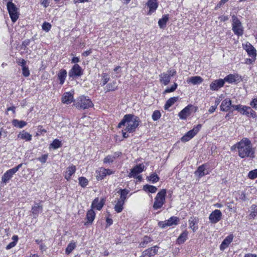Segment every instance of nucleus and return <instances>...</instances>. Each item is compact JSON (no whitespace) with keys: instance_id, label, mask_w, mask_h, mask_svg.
<instances>
[{"instance_id":"nucleus-1","label":"nucleus","mask_w":257,"mask_h":257,"mask_svg":"<svg viewBox=\"0 0 257 257\" xmlns=\"http://www.w3.org/2000/svg\"><path fill=\"white\" fill-rule=\"evenodd\" d=\"M140 122V119L138 116L132 114H127L124 115L123 118L118 124L117 127L121 128L122 126H125L124 131L132 133L136 131Z\"/></svg>"},{"instance_id":"nucleus-2","label":"nucleus","mask_w":257,"mask_h":257,"mask_svg":"<svg viewBox=\"0 0 257 257\" xmlns=\"http://www.w3.org/2000/svg\"><path fill=\"white\" fill-rule=\"evenodd\" d=\"M238 156L241 158L249 157L254 158V150L252 148L250 141L246 138H243L238 142Z\"/></svg>"},{"instance_id":"nucleus-3","label":"nucleus","mask_w":257,"mask_h":257,"mask_svg":"<svg viewBox=\"0 0 257 257\" xmlns=\"http://www.w3.org/2000/svg\"><path fill=\"white\" fill-rule=\"evenodd\" d=\"M73 105L77 109H85L92 107L93 104L88 96L82 95L74 101Z\"/></svg>"},{"instance_id":"nucleus-4","label":"nucleus","mask_w":257,"mask_h":257,"mask_svg":"<svg viewBox=\"0 0 257 257\" xmlns=\"http://www.w3.org/2000/svg\"><path fill=\"white\" fill-rule=\"evenodd\" d=\"M232 31L235 35L238 36L243 35V29L242 24L237 16L234 15L232 16Z\"/></svg>"},{"instance_id":"nucleus-5","label":"nucleus","mask_w":257,"mask_h":257,"mask_svg":"<svg viewBox=\"0 0 257 257\" xmlns=\"http://www.w3.org/2000/svg\"><path fill=\"white\" fill-rule=\"evenodd\" d=\"M7 7L12 21L15 23L19 17V9L12 2H7Z\"/></svg>"},{"instance_id":"nucleus-6","label":"nucleus","mask_w":257,"mask_h":257,"mask_svg":"<svg viewBox=\"0 0 257 257\" xmlns=\"http://www.w3.org/2000/svg\"><path fill=\"white\" fill-rule=\"evenodd\" d=\"M166 195V189H162L157 193L153 204V208L157 210L162 207L165 202Z\"/></svg>"},{"instance_id":"nucleus-7","label":"nucleus","mask_w":257,"mask_h":257,"mask_svg":"<svg viewBox=\"0 0 257 257\" xmlns=\"http://www.w3.org/2000/svg\"><path fill=\"white\" fill-rule=\"evenodd\" d=\"M197 109L196 107L191 104H189L183 109L179 113V116L182 119H185L191 114L192 111L195 112Z\"/></svg>"},{"instance_id":"nucleus-8","label":"nucleus","mask_w":257,"mask_h":257,"mask_svg":"<svg viewBox=\"0 0 257 257\" xmlns=\"http://www.w3.org/2000/svg\"><path fill=\"white\" fill-rule=\"evenodd\" d=\"M179 221V219L177 217L172 216L167 220L159 222L158 225L162 228H165L168 226L178 224Z\"/></svg>"},{"instance_id":"nucleus-9","label":"nucleus","mask_w":257,"mask_h":257,"mask_svg":"<svg viewBox=\"0 0 257 257\" xmlns=\"http://www.w3.org/2000/svg\"><path fill=\"white\" fill-rule=\"evenodd\" d=\"M222 216V214L220 210L216 209L210 213L209 216V219L211 223L215 224L221 219Z\"/></svg>"},{"instance_id":"nucleus-10","label":"nucleus","mask_w":257,"mask_h":257,"mask_svg":"<svg viewBox=\"0 0 257 257\" xmlns=\"http://www.w3.org/2000/svg\"><path fill=\"white\" fill-rule=\"evenodd\" d=\"M82 74L81 67L78 64H75L69 71L68 75L70 78H75L81 76Z\"/></svg>"},{"instance_id":"nucleus-11","label":"nucleus","mask_w":257,"mask_h":257,"mask_svg":"<svg viewBox=\"0 0 257 257\" xmlns=\"http://www.w3.org/2000/svg\"><path fill=\"white\" fill-rule=\"evenodd\" d=\"M145 168L143 164H139L133 167L129 173L128 176L130 178L136 177L137 175L144 171Z\"/></svg>"},{"instance_id":"nucleus-12","label":"nucleus","mask_w":257,"mask_h":257,"mask_svg":"<svg viewBox=\"0 0 257 257\" xmlns=\"http://www.w3.org/2000/svg\"><path fill=\"white\" fill-rule=\"evenodd\" d=\"M224 84V80L222 79L215 80L210 84V89L213 91H217L223 87Z\"/></svg>"},{"instance_id":"nucleus-13","label":"nucleus","mask_w":257,"mask_h":257,"mask_svg":"<svg viewBox=\"0 0 257 257\" xmlns=\"http://www.w3.org/2000/svg\"><path fill=\"white\" fill-rule=\"evenodd\" d=\"M158 248L159 247L157 245L149 248L142 252V256L151 257L154 256L157 253Z\"/></svg>"},{"instance_id":"nucleus-14","label":"nucleus","mask_w":257,"mask_h":257,"mask_svg":"<svg viewBox=\"0 0 257 257\" xmlns=\"http://www.w3.org/2000/svg\"><path fill=\"white\" fill-rule=\"evenodd\" d=\"M62 102L65 104H70L74 101L73 93L70 92H65L61 98Z\"/></svg>"},{"instance_id":"nucleus-15","label":"nucleus","mask_w":257,"mask_h":257,"mask_svg":"<svg viewBox=\"0 0 257 257\" xmlns=\"http://www.w3.org/2000/svg\"><path fill=\"white\" fill-rule=\"evenodd\" d=\"M146 5L149 8V11L148 13V15H149L155 12L158 7L157 0H148Z\"/></svg>"},{"instance_id":"nucleus-16","label":"nucleus","mask_w":257,"mask_h":257,"mask_svg":"<svg viewBox=\"0 0 257 257\" xmlns=\"http://www.w3.org/2000/svg\"><path fill=\"white\" fill-rule=\"evenodd\" d=\"M105 203V199L102 198L100 201L98 198H96L92 201L91 204V208H96L97 210H100L103 207Z\"/></svg>"},{"instance_id":"nucleus-17","label":"nucleus","mask_w":257,"mask_h":257,"mask_svg":"<svg viewBox=\"0 0 257 257\" xmlns=\"http://www.w3.org/2000/svg\"><path fill=\"white\" fill-rule=\"evenodd\" d=\"M15 173L13 171L12 169L8 170L3 176L2 178V181L3 183L7 184L10 179L12 178L13 175Z\"/></svg>"},{"instance_id":"nucleus-18","label":"nucleus","mask_w":257,"mask_h":257,"mask_svg":"<svg viewBox=\"0 0 257 257\" xmlns=\"http://www.w3.org/2000/svg\"><path fill=\"white\" fill-rule=\"evenodd\" d=\"M233 238V236L232 234H230L226 237L220 246V250H223L226 248H227L229 244L232 242Z\"/></svg>"},{"instance_id":"nucleus-19","label":"nucleus","mask_w":257,"mask_h":257,"mask_svg":"<svg viewBox=\"0 0 257 257\" xmlns=\"http://www.w3.org/2000/svg\"><path fill=\"white\" fill-rule=\"evenodd\" d=\"M231 106V100L230 99L226 98L222 101L220 105V109L223 111H227Z\"/></svg>"},{"instance_id":"nucleus-20","label":"nucleus","mask_w":257,"mask_h":257,"mask_svg":"<svg viewBox=\"0 0 257 257\" xmlns=\"http://www.w3.org/2000/svg\"><path fill=\"white\" fill-rule=\"evenodd\" d=\"M114 203H115L114 207V210L117 213L121 212L123 209L124 202L117 198L116 200L114 201Z\"/></svg>"},{"instance_id":"nucleus-21","label":"nucleus","mask_w":257,"mask_h":257,"mask_svg":"<svg viewBox=\"0 0 257 257\" xmlns=\"http://www.w3.org/2000/svg\"><path fill=\"white\" fill-rule=\"evenodd\" d=\"M160 82L164 85H168L171 79L169 74L167 73H163L159 75Z\"/></svg>"},{"instance_id":"nucleus-22","label":"nucleus","mask_w":257,"mask_h":257,"mask_svg":"<svg viewBox=\"0 0 257 257\" xmlns=\"http://www.w3.org/2000/svg\"><path fill=\"white\" fill-rule=\"evenodd\" d=\"M199 222V219L195 217H191L189 220V227L192 229L193 232H195L197 229L198 227L195 226Z\"/></svg>"},{"instance_id":"nucleus-23","label":"nucleus","mask_w":257,"mask_h":257,"mask_svg":"<svg viewBox=\"0 0 257 257\" xmlns=\"http://www.w3.org/2000/svg\"><path fill=\"white\" fill-rule=\"evenodd\" d=\"M76 170V167L73 165L68 167L65 173V178L68 181L69 180L71 176L75 172Z\"/></svg>"},{"instance_id":"nucleus-24","label":"nucleus","mask_w":257,"mask_h":257,"mask_svg":"<svg viewBox=\"0 0 257 257\" xmlns=\"http://www.w3.org/2000/svg\"><path fill=\"white\" fill-rule=\"evenodd\" d=\"M202 125L198 124L195 127H194L193 129L188 131L186 134L191 139L198 133Z\"/></svg>"},{"instance_id":"nucleus-25","label":"nucleus","mask_w":257,"mask_h":257,"mask_svg":"<svg viewBox=\"0 0 257 257\" xmlns=\"http://www.w3.org/2000/svg\"><path fill=\"white\" fill-rule=\"evenodd\" d=\"M67 76V71L65 69H61L58 74V78L59 80V83L61 85L63 84Z\"/></svg>"},{"instance_id":"nucleus-26","label":"nucleus","mask_w":257,"mask_h":257,"mask_svg":"<svg viewBox=\"0 0 257 257\" xmlns=\"http://www.w3.org/2000/svg\"><path fill=\"white\" fill-rule=\"evenodd\" d=\"M205 166V165H202L199 166L197 170L195 172V175L197 176L199 178H201L207 174V172H206Z\"/></svg>"},{"instance_id":"nucleus-27","label":"nucleus","mask_w":257,"mask_h":257,"mask_svg":"<svg viewBox=\"0 0 257 257\" xmlns=\"http://www.w3.org/2000/svg\"><path fill=\"white\" fill-rule=\"evenodd\" d=\"M246 51L250 57H252V58H255L256 55V50L250 44L248 45H246Z\"/></svg>"},{"instance_id":"nucleus-28","label":"nucleus","mask_w":257,"mask_h":257,"mask_svg":"<svg viewBox=\"0 0 257 257\" xmlns=\"http://www.w3.org/2000/svg\"><path fill=\"white\" fill-rule=\"evenodd\" d=\"M178 97H173L170 98L166 102L164 109L167 110L172 105H173L178 100Z\"/></svg>"},{"instance_id":"nucleus-29","label":"nucleus","mask_w":257,"mask_h":257,"mask_svg":"<svg viewBox=\"0 0 257 257\" xmlns=\"http://www.w3.org/2000/svg\"><path fill=\"white\" fill-rule=\"evenodd\" d=\"M42 210V206L39 205L38 203H36L35 205L32 208V212L35 218H36L40 211Z\"/></svg>"},{"instance_id":"nucleus-30","label":"nucleus","mask_w":257,"mask_h":257,"mask_svg":"<svg viewBox=\"0 0 257 257\" xmlns=\"http://www.w3.org/2000/svg\"><path fill=\"white\" fill-rule=\"evenodd\" d=\"M18 137L19 138L26 141H31L32 140V135L25 131L20 132Z\"/></svg>"},{"instance_id":"nucleus-31","label":"nucleus","mask_w":257,"mask_h":257,"mask_svg":"<svg viewBox=\"0 0 257 257\" xmlns=\"http://www.w3.org/2000/svg\"><path fill=\"white\" fill-rule=\"evenodd\" d=\"M153 241V239L148 236H145L143 239L142 241H141L139 244V246L141 247H146L147 245L151 242Z\"/></svg>"},{"instance_id":"nucleus-32","label":"nucleus","mask_w":257,"mask_h":257,"mask_svg":"<svg viewBox=\"0 0 257 257\" xmlns=\"http://www.w3.org/2000/svg\"><path fill=\"white\" fill-rule=\"evenodd\" d=\"M95 213L93 209L91 208V209L89 210L86 214V218L88 220L87 222L91 223L93 221L95 218Z\"/></svg>"},{"instance_id":"nucleus-33","label":"nucleus","mask_w":257,"mask_h":257,"mask_svg":"<svg viewBox=\"0 0 257 257\" xmlns=\"http://www.w3.org/2000/svg\"><path fill=\"white\" fill-rule=\"evenodd\" d=\"M188 234V231L186 230L184 231L178 237L177 240V242L178 244L183 243L187 238Z\"/></svg>"},{"instance_id":"nucleus-34","label":"nucleus","mask_w":257,"mask_h":257,"mask_svg":"<svg viewBox=\"0 0 257 257\" xmlns=\"http://www.w3.org/2000/svg\"><path fill=\"white\" fill-rule=\"evenodd\" d=\"M120 194V197L118 198L119 200H122L125 202L127 195L129 193V191L126 189H120L118 192Z\"/></svg>"},{"instance_id":"nucleus-35","label":"nucleus","mask_w":257,"mask_h":257,"mask_svg":"<svg viewBox=\"0 0 257 257\" xmlns=\"http://www.w3.org/2000/svg\"><path fill=\"white\" fill-rule=\"evenodd\" d=\"M203 79L200 76H193L189 78L188 82H190L193 85L198 84L202 83Z\"/></svg>"},{"instance_id":"nucleus-36","label":"nucleus","mask_w":257,"mask_h":257,"mask_svg":"<svg viewBox=\"0 0 257 257\" xmlns=\"http://www.w3.org/2000/svg\"><path fill=\"white\" fill-rule=\"evenodd\" d=\"M13 124L18 128H21L27 125V122L23 120H19L18 119H14L13 120Z\"/></svg>"},{"instance_id":"nucleus-37","label":"nucleus","mask_w":257,"mask_h":257,"mask_svg":"<svg viewBox=\"0 0 257 257\" xmlns=\"http://www.w3.org/2000/svg\"><path fill=\"white\" fill-rule=\"evenodd\" d=\"M250 208L251 212L249 215V219H254L257 216V205H252Z\"/></svg>"},{"instance_id":"nucleus-38","label":"nucleus","mask_w":257,"mask_h":257,"mask_svg":"<svg viewBox=\"0 0 257 257\" xmlns=\"http://www.w3.org/2000/svg\"><path fill=\"white\" fill-rule=\"evenodd\" d=\"M169 20L168 15H165L158 21V25L161 28H164L166 27V23Z\"/></svg>"},{"instance_id":"nucleus-39","label":"nucleus","mask_w":257,"mask_h":257,"mask_svg":"<svg viewBox=\"0 0 257 257\" xmlns=\"http://www.w3.org/2000/svg\"><path fill=\"white\" fill-rule=\"evenodd\" d=\"M117 86L116 85V82L115 81H113L111 83H110L106 85L105 87V90L106 92H108L110 91H114L116 89Z\"/></svg>"},{"instance_id":"nucleus-40","label":"nucleus","mask_w":257,"mask_h":257,"mask_svg":"<svg viewBox=\"0 0 257 257\" xmlns=\"http://www.w3.org/2000/svg\"><path fill=\"white\" fill-rule=\"evenodd\" d=\"M143 190L146 192L154 193L157 191V188L155 186L147 184L143 186Z\"/></svg>"},{"instance_id":"nucleus-41","label":"nucleus","mask_w":257,"mask_h":257,"mask_svg":"<svg viewBox=\"0 0 257 257\" xmlns=\"http://www.w3.org/2000/svg\"><path fill=\"white\" fill-rule=\"evenodd\" d=\"M237 77V76L234 74H229L227 76H226L223 80L225 81H226L228 83H233L236 81V78Z\"/></svg>"},{"instance_id":"nucleus-42","label":"nucleus","mask_w":257,"mask_h":257,"mask_svg":"<svg viewBox=\"0 0 257 257\" xmlns=\"http://www.w3.org/2000/svg\"><path fill=\"white\" fill-rule=\"evenodd\" d=\"M106 176V169L104 168H100L98 172V175H97V179L98 180H102L103 179L105 176Z\"/></svg>"},{"instance_id":"nucleus-43","label":"nucleus","mask_w":257,"mask_h":257,"mask_svg":"<svg viewBox=\"0 0 257 257\" xmlns=\"http://www.w3.org/2000/svg\"><path fill=\"white\" fill-rule=\"evenodd\" d=\"M76 244L74 242H70L67 245V247L66 248L65 252L67 254H69L75 248Z\"/></svg>"},{"instance_id":"nucleus-44","label":"nucleus","mask_w":257,"mask_h":257,"mask_svg":"<svg viewBox=\"0 0 257 257\" xmlns=\"http://www.w3.org/2000/svg\"><path fill=\"white\" fill-rule=\"evenodd\" d=\"M78 180L79 185L83 188L86 187L88 184V180L84 177H79Z\"/></svg>"},{"instance_id":"nucleus-45","label":"nucleus","mask_w":257,"mask_h":257,"mask_svg":"<svg viewBox=\"0 0 257 257\" xmlns=\"http://www.w3.org/2000/svg\"><path fill=\"white\" fill-rule=\"evenodd\" d=\"M159 178L158 176L155 174H152L148 178V180L151 181L153 183H156L159 181Z\"/></svg>"},{"instance_id":"nucleus-46","label":"nucleus","mask_w":257,"mask_h":257,"mask_svg":"<svg viewBox=\"0 0 257 257\" xmlns=\"http://www.w3.org/2000/svg\"><path fill=\"white\" fill-rule=\"evenodd\" d=\"M161 114L159 110H155L153 112L152 117L153 120H158L161 117Z\"/></svg>"},{"instance_id":"nucleus-47","label":"nucleus","mask_w":257,"mask_h":257,"mask_svg":"<svg viewBox=\"0 0 257 257\" xmlns=\"http://www.w3.org/2000/svg\"><path fill=\"white\" fill-rule=\"evenodd\" d=\"M177 84L176 83H174L171 87L166 88L164 91L163 93L166 94L167 93L174 92L177 88Z\"/></svg>"},{"instance_id":"nucleus-48","label":"nucleus","mask_w":257,"mask_h":257,"mask_svg":"<svg viewBox=\"0 0 257 257\" xmlns=\"http://www.w3.org/2000/svg\"><path fill=\"white\" fill-rule=\"evenodd\" d=\"M248 177L250 179H254L257 178V169L249 171Z\"/></svg>"},{"instance_id":"nucleus-49","label":"nucleus","mask_w":257,"mask_h":257,"mask_svg":"<svg viewBox=\"0 0 257 257\" xmlns=\"http://www.w3.org/2000/svg\"><path fill=\"white\" fill-rule=\"evenodd\" d=\"M109 77L106 73H103L102 75V86H104L109 81Z\"/></svg>"},{"instance_id":"nucleus-50","label":"nucleus","mask_w":257,"mask_h":257,"mask_svg":"<svg viewBox=\"0 0 257 257\" xmlns=\"http://www.w3.org/2000/svg\"><path fill=\"white\" fill-rule=\"evenodd\" d=\"M42 29L46 32H48L51 28V25L48 22H44L42 26Z\"/></svg>"},{"instance_id":"nucleus-51","label":"nucleus","mask_w":257,"mask_h":257,"mask_svg":"<svg viewBox=\"0 0 257 257\" xmlns=\"http://www.w3.org/2000/svg\"><path fill=\"white\" fill-rule=\"evenodd\" d=\"M247 108H249V106L244 105L242 108L241 113L243 115H245L247 117L249 116V112Z\"/></svg>"},{"instance_id":"nucleus-52","label":"nucleus","mask_w":257,"mask_h":257,"mask_svg":"<svg viewBox=\"0 0 257 257\" xmlns=\"http://www.w3.org/2000/svg\"><path fill=\"white\" fill-rule=\"evenodd\" d=\"M51 145L52 148L56 149L61 146V142L58 140H55Z\"/></svg>"},{"instance_id":"nucleus-53","label":"nucleus","mask_w":257,"mask_h":257,"mask_svg":"<svg viewBox=\"0 0 257 257\" xmlns=\"http://www.w3.org/2000/svg\"><path fill=\"white\" fill-rule=\"evenodd\" d=\"M114 160V157L112 156L108 155L104 159L103 162L104 163H112Z\"/></svg>"},{"instance_id":"nucleus-54","label":"nucleus","mask_w":257,"mask_h":257,"mask_svg":"<svg viewBox=\"0 0 257 257\" xmlns=\"http://www.w3.org/2000/svg\"><path fill=\"white\" fill-rule=\"evenodd\" d=\"M23 75L25 77H28L30 75L29 70L26 66L22 67Z\"/></svg>"},{"instance_id":"nucleus-55","label":"nucleus","mask_w":257,"mask_h":257,"mask_svg":"<svg viewBox=\"0 0 257 257\" xmlns=\"http://www.w3.org/2000/svg\"><path fill=\"white\" fill-rule=\"evenodd\" d=\"M247 109L249 112V117H251L253 118H256L257 117V114H256V112L253 110H252L250 107H249V108H247Z\"/></svg>"},{"instance_id":"nucleus-56","label":"nucleus","mask_w":257,"mask_h":257,"mask_svg":"<svg viewBox=\"0 0 257 257\" xmlns=\"http://www.w3.org/2000/svg\"><path fill=\"white\" fill-rule=\"evenodd\" d=\"M243 105H242L241 104L232 105L231 107H233L234 110H237L241 113V111L242 110V108H243Z\"/></svg>"},{"instance_id":"nucleus-57","label":"nucleus","mask_w":257,"mask_h":257,"mask_svg":"<svg viewBox=\"0 0 257 257\" xmlns=\"http://www.w3.org/2000/svg\"><path fill=\"white\" fill-rule=\"evenodd\" d=\"M249 104L253 108L257 109V98H253Z\"/></svg>"},{"instance_id":"nucleus-58","label":"nucleus","mask_w":257,"mask_h":257,"mask_svg":"<svg viewBox=\"0 0 257 257\" xmlns=\"http://www.w3.org/2000/svg\"><path fill=\"white\" fill-rule=\"evenodd\" d=\"M228 0H221L219 3L217 5L215 9L217 10L218 8H220L222 5H223L225 3H226Z\"/></svg>"},{"instance_id":"nucleus-59","label":"nucleus","mask_w":257,"mask_h":257,"mask_svg":"<svg viewBox=\"0 0 257 257\" xmlns=\"http://www.w3.org/2000/svg\"><path fill=\"white\" fill-rule=\"evenodd\" d=\"M190 140L191 139L190 138V137L188 136V135L186 134L181 138V140L183 142H186Z\"/></svg>"},{"instance_id":"nucleus-60","label":"nucleus","mask_w":257,"mask_h":257,"mask_svg":"<svg viewBox=\"0 0 257 257\" xmlns=\"http://www.w3.org/2000/svg\"><path fill=\"white\" fill-rule=\"evenodd\" d=\"M47 155H44L42 156L41 158H39V160L42 163H45L47 160Z\"/></svg>"},{"instance_id":"nucleus-61","label":"nucleus","mask_w":257,"mask_h":257,"mask_svg":"<svg viewBox=\"0 0 257 257\" xmlns=\"http://www.w3.org/2000/svg\"><path fill=\"white\" fill-rule=\"evenodd\" d=\"M16 245V243L13 241L10 242L6 247L7 249H10L12 247H14Z\"/></svg>"},{"instance_id":"nucleus-62","label":"nucleus","mask_w":257,"mask_h":257,"mask_svg":"<svg viewBox=\"0 0 257 257\" xmlns=\"http://www.w3.org/2000/svg\"><path fill=\"white\" fill-rule=\"evenodd\" d=\"M218 19L220 20L221 22H225L228 20V17L227 16H220Z\"/></svg>"},{"instance_id":"nucleus-63","label":"nucleus","mask_w":257,"mask_h":257,"mask_svg":"<svg viewBox=\"0 0 257 257\" xmlns=\"http://www.w3.org/2000/svg\"><path fill=\"white\" fill-rule=\"evenodd\" d=\"M255 58H247L245 59V63L247 64H252V62L254 61Z\"/></svg>"},{"instance_id":"nucleus-64","label":"nucleus","mask_w":257,"mask_h":257,"mask_svg":"<svg viewBox=\"0 0 257 257\" xmlns=\"http://www.w3.org/2000/svg\"><path fill=\"white\" fill-rule=\"evenodd\" d=\"M40 249L42 251H46V250L47 249V247L44 243H41L40 244Z\"/></svg>"}]
</instances>
